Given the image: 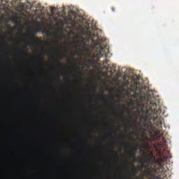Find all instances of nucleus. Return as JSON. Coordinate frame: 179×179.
Here are the masks:
<instances>
[{
  "mask_svg": "<svg viewBox=\"0 0 179 179\" xmlns=\"http://www.w3.org/2000/svg\"><path fill=\"white\" fill-rule=\"evenodd\" d=\"M113 67L116 68L117 66H116V65H113Z\"/></svg>",
  "mask_w": 179,
  "mask_h": 179,
  "instance_id": "393cba45",
  "label": "nucleus"
},
{
  "mask_svg": "<svg viewBox=\"0 0 179 179\" xmlns=\"http://www.w3.org/2000/svg\"><path fill=\"white\" fill-rule=\"evenodd\" d=\"M127 126L125 125V127H127Z\"/></svg>",
  "mask_w": 179,
  "mask_h": 179,
  "instance_id": "2f4dec72",
  "label": "nucleus"
},
{
  "mask_svg": "<svg viewBox=\"0 0 179 179\" xmlns=\"http://www.w3.org/2000/svg\"><path fill=\"white\" fill-rule=\"evenodd\" d=\"M80 42L83 43L85 47H87V45H89V44H87V43L86 38H82Z\"/></svg>",
  "mask_w": 179,
  "mask_h": 179,
  "instance_id": "9b49d317",
  "label": "nucleus"
},
{
  "mask_svg": "<svg viewBox=\"0 0 179 179\" xmlns=\"http://www.w3.org/2000/svg\"><path fill=\"white\" fill-rule=\"evenodd\" d=\"M56 8L55 7H50V10L51 11H55Z\"/></svg>",
  "mask_w": 179,
  "mask_h": 179,
  "instance_id": "a211bd4d",
  "label": "nucleus"
},
{
  "mask_svg": "<svg viewBox=\"0 0 179 179\" xmlns=\"http://www.w3.org/2000/svg\"><path fill=\"white\" fill-rule=\"evenodd\" d=\"M69 15H71V20L73 22V23H76V17H77V13L73 10H70Z\"/></svg>",
  "mask_w": 179,
  "mask_h": 179,
  "instance_id": "423d86ee",
  "label": "nucleus"
},
{
  "mask_svg": "<svg viewBox=\"0 0 179 179\" xmlns=\"http://www.w3.org/2000/svg\"><path fill=\"white\" fill-rule=\"evenodd\" d=\"M117 108H120V105H117Z\"/></svg>",
  "mask_w": 179,
  "mask_h": 179,
  "instance_id": "c85d7f7f",
  "label": "nucleus"
},
{
  "mask_svg": "<svg viewBox=\"0 0 179 179\" xmlns=\"http://www.w3.org/2000/svg\"><path fill=\"white\" fill-rule=\"evenodd\" d=\"M146 86H143L138 81H134L133 85H131L130 89L127 92V96H132L136 101L145 102L141 103L140 108L144 115H142L141 120L144 122V127L145 131L148 132H155L156 135H163L161 130H157L155 127L156 126H162L163 119L161 117L160 114L162 110L160 105H157L156 102H152L150 99L149 95L145 93ZM152 120L154 123L152 122Z\"/></svg>",
  "mask_w": 179,
  "mask_h": 179,
  "instance_id": "f257e3e1",
  "label": "nucleus"
},
{
  "mask_svg": "<svg viewBox=\"0 0 179 179\" xmlns=\"http://www.w3.org/2000/svg\"><path fill=\"white\" fill-rule=\"evenodd\" d=\"M3 2H7L8 0H1Z\"/></svg>",
  "mask_w": 179,
  "mask_h": 179,
  "instance_id": "4be33fe9",
  "label": "nucleus"
},
{
  "mask_svg": "<svg viewBox=\"0 0 179 179\" xmlns=\"http://www.w3.org/2000/svg\"><path fill=\"white\" fill-rule=\"evenodd\" d=\"M132 168H133V170L131 171V173L134 176V177H136V175H137L138 171H140L141 169V168L136 167L134 165H133Z\"/></svg>",
  "mask_w": 179,
  "mask_h": 179,
  "instance_id": "1a4fd4ad",
  "label": "nucleus"
},
{
  "mask_svg": "<svg viewBox=\"0 0 179 179\" xmlns=\"http://www.w3.org/2000/svg\"><path fill=\"white\" fill-rule=\"evenodd\" d=\"M128 125L130 127H133V129H137V120L136 119H133L129 122Z\"/></svg>",
  "mask_w": 179,
  "mask_h": 179,
  "instance_id": "0eeeda50",
  "label": "nucleus"
},
{
  "mask_svg": "<svg viewBox=\"0 0 179 179\" xmlns=\"http://www.w3.org/2000/svg\"><path fill=\"white\" fill-rule=\"evenodd\" d=\"M127 147L131 148L132 153L136 155V150H138L141 145H139V144H133L132 145H127Z\"/></svg>",
  "mask_w": 179,
  "mask_h": 179,
  "instance_id": "6e6552de",
  "label": "nucleus"
},
{
  "mask_svg": "<svg viewBox=\"0 0 179 179\" xmlns=\"http://www.w3.org/2000/svg\"><path fill=\"white\" fill-rule=\"evenodd\" d=\"M9 40H10V41H15L16 40V38H13V36H10Z\"/></svg>",
  "mask_w": 179,
  "mask_h": 179,
  "instance_id": "dca6fc26",
  "label": "nucleus"
},
{
  "mask_svg": "<svg viewBox=\"0 0 179 179\" xmlns=\"http://www.w3.org/2000/svg\"><path fill=\"white\" fill-rule=\"evenodd\" d=\"M57 48H60V50H62V48H64V47H62V45H59V47H57Z\"/></svg>",
  "mask_w": 179,
  "mask_h": 179,
  "instance_id": "aec40b11",
  "label": "nucleus"
},
{
  "mask_svg": "<svg viewBox=\"0 0 179 179\" xmlns=\"http://www.w3.org/2000/svg\"><path fill=\"white\" fill-rule=\"evenodd\" d=\"M99 99H103V98H101V96H99Z\"/></svg>",
  "mask_w": 179,
  "mask_h": 179,
  "instance_id": "cd10ccee",
  "label": "nucleus"
},
{
  "mask_svg": "<svg viewBox=\"0 0 179 179\" xmlns=\"http://www.w3.org/2000/svg\"><path fill=\"white\" fill-rule=\"evenodd\" d=\"M122 110H125V107H122Z\"/></svg>",
  "mask_w": 179,
  "mask_h": 179,
  "instance_id": "a878e982",
  "label": "nucleus"
},
{
  "mask_svg": "<svg viewBox=\"0 0 179 179\" xmlns=\"http://www.w3.org/2000/svg\"><path fill=\"white\" fill-rule=\"evenodd\" d=\"M124 149H125L126 153H129V159H131V163H132L133 166H134V163H136V162H137V159H136V155H135V153H133V151H131V153H129L128 145H127V147H125Z\"/></svg>",
  "mask_w": 179,
  "mask_h": 179,
  "instance_id": "39448f33",
  "label": "nucleus"
},
{
  "mask_svg": "<svg viewBox=\"0 0 179 179\" xmlns=\"http://www.w3.org/2000/svg\"><path fill=\"white\" fill-rule=\"evenodd\" d=\"M56 65H58L59 66H61V62H57V64H56Z\"/></svg>",
  "mask_w": 179,
  "mask_h": 179,
  "instance_id": "412c9836",
  "label": "nucleus"
},
{
  "mask_svg": "<svg viewBox=\"0 0 179 179\" xmlns=\"http://www.w3.org/2000/svg\"><path fill=\"white\" fill-rule=\"evenodd\" d=\"M87 43H89L90 38H87Z\"/></svg>",
  "mask_w": 179,
  "mask_h": 179,
  "instance_id": "b1692460",
  "label": "nucleus"
},
{
  "mask_svg": "<svg viewBox=\"0 0 179 179\" xmlns=\"http://www.w3.org/2000/svg\"><path fill=\"white\" fill-rule=\"evenodd\" d=\"M94 64V61L93 60V59H92L91 60L87 61L86 62V65L88 68H90V66H92Z\"/></svg>",
  "mask_w": 179,
  "mask_h": 179,
  "instance_id": "9d476101",
  "label": "nucleus"
},
{
  "mask_svg": "<svg viewBox=\"0 0 179 179\" xmlns=\"http://www.w3.org/2000/svg\"><path fill=\"white\" fill-rule=\"evenodd\" d=\"M109 61H108V59H105V61L103 62V64H108Z\"/></svg>",
  "mask_w": 179,
  "mask_h": 179,
  "instance_id": "4468645a",
  "label": "nucleus"
},
{
  "mask_svg": "<svg viewBox=\"0 0 179 179\" xmlns=\"http://www.w3.org/2000/svg\"><path fill=\"white\" fill-rule=\"evenodd\" d=\"M62 13H63V15H66L65 7L62 8Z\"/></svg>",
  "mask_w": 179,
  "mask_h": 179,
  "instance_id": "2eb2a0df",
  "label": "nucleus"
},
{
  "mask_svg": "<svg viewBox=\"0 0 179 179\" xmlns=\"http://www.w3.org/2000/svg\"><path fill=\"white\" fill-rule=\"evenodd\" d=\"M129 85V81H126V83H124V86H127Z\"/></svg>",
  "mask_w": 179,
  "mask_h": 179,
  "instance_id": "6ab92c4d",
  "label": "nucleus"
},
{
  "mask_svg": "<svg viewBox=\"0 0 179 179\" xmlns=\"http://www.w3.org/2000/svg\"><path fill=\"white\" fill-rule=\"evenodd\" d=\"M38 57L39 61H40L41 62H43V61H44V57H43L42 53H39Z\"/></svg>",
  "mask_w": 179,
  "mask_h": 179,
  "instance_id": "f8f14e48",
  "label": "nucleus"
},
{
  "mask_svg": "<svg viewBox=\"0 0 179 179\" xmlns=\"http://www.w3.org/2000/svg\"><path fill=\"white\" fill-rule=\"evenodd\" d=\"M44 53L45 55H53V52H52V50H44Z\"/></svg>",
  "mask_w": 179,
  "mask_h": 179,
  "instance_id": "ddd939ff",
  "label": "nucleus"
},
{
  "mask_svg": "<svg viewBox=\"0 0 179 179\" xmlns=\"http://www.w3.org/2000/svg\"><path fill=\"white\" fill-rule=\"evenodd\" d=\"M123 113H122V115Z\"/></svg>",
  "mask_w": 179,
  "mask_h": 179,
  "instance_id": "7c9ffc66",
  "label": "nucleus"
},
{
  "mask_svg": "<svg viewBox=\"0 0 179 179\" xmlns=\"http://www.w3.org/2000/svg\"><path fill=\"white\" fill-rule=\"evenodd\" d=\"M112 10H113V11H115L114 7H112Z\"/></svg>",
  "mask_w": 179,
  "mask_h": 179,
  "instance_id": "5701e85b",
  "label": "nucleus"
},
{
  "mask_svg": "<svg viewBox=\"0 0 179 179\" xmlns=\"http://www.w3.org/2000/svg\"><path fill=\"white\" fill-rule=\"evenodd\" d=\"M77 73H78V74H80V71H77Z\"/></svg>",
  "mask_w": 179,
  "mask_h": 179,
  "instance_id": "bb28decb",
  "label": "nucleus"
},
{
  "mask_svg": "<svg viewBox=\"0 0 179 179\" xmlns=\"http://www.w3.org/2000/svg\"><path fill=\"white\" fill-rule=\"evenodd\" d=\"M85 34L88 35L90 38L92 40V49L95 50L93 54L94 57H96V61L99 62L101 57H103L106 55V50L107 49V45L103 47L101 45V40H100L99 36L97 34L92 32L90 28H87Z\"/></svg>",
  "mask_w": 179,
  "mask_h": 179,
  "instance_id": "7ed1b4c3",
  "label": "nucleus"
},
{
  "mask_svg": "<svg viewBox=\"0 0 179 179\" xmlns=\"http://www.w3.org/2000/svg\"><path fill=\"white\" fill-rule=\"evenodd\" d=\"M162 150L163 148H160L159 150V157L158 159H156L153 153L151 152L145 156L146 159L140 160L142 167L148 169V177H150V179L157 178L156 172L163 171L164 163L169 159V156H165Z\"/></svg>",
  "mask_w": 179,
  "mask_h": 179,
  "instance_id": "f03ea898",
  "label": "nucleus"
},
{
  "mask_svg": "<svg viewBox=\"0 0 179 179\" xmlns=\"http://www.w3.org/2000/svg\"><path fill=\"white\" fill-rule=\"evenodd\" d=\"M38 32H43V34H50L49 31H47L45 28H37V29L35 30V33L33 31H30L29 32V34L30 35L31 38L29 39L28 43L27 44H31V45H34V43H38L39 38L38 36H35L36 34Z\"/></svg>",
  "mask_w": 179,
  "mask_h": 179,
  "instance_id": "20e7f679",
  "label": "nucleus"
},
{
  "mask_svg": "<svg viewBox=\"0 0 179 179\" xmlns=\"http://www.w3.org/2000/svg\"><path fill=\"white\" fill-rule=\"evenodd\" d=\"M24 52H27V50H25Z\"/></svg>",
  "mask_w": 179,
  "mask_h": 179,
  "instance_id": "c756f323",
  "label": "nucleus"
},
{
  "mask_svg": "<svg viewBox=\"0 0 179 179\" xmlns=\"http://www.w3.org/2000/svg\"><path fill=\"white\" fill-rule=\"evenodd\" d=\"M13 20L15 22H18L19 19L18 17H14V19H13Z\"/></svg>",
  "mask_w": 179,
  "mask_h": 179,
  "instance_id": "f3484780",
  "label": "nucleus"
}]
</instances>
